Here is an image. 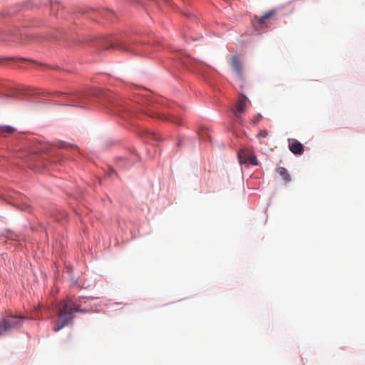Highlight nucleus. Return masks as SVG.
Wrapping results in <instances>:
<instances>
[{
  "instance_id": "13",
  "label": "nucleus",
  "mask_w": 365,
  "mask_h": 365,
  "mask_svg": "<svg viewBox=\"0 0 365 365\" xmlns=\"http://www.w3.org/2000/svg\"><path fill=\"white\" fill-rule=\"evenodd\" d=\"M268 135V132L265 130H261L258 134H257V138H266L267 136Z\"/></svg>"
},
{
  "instance_id": "9",
  "label": "nucleus",
  "mask_w": 365,
  "mask_h": 365,
  "mask_svg": "<svg viewBox=\"0 0 365 365\" xmlns=\"http://www.w3.org/2000/svg\"><path fill=\"white\" fill-rule=\"evenodd\" d=\"M199 138L202 140H205L206 138H209V131L207 128H201L198 133Z\"/></svg>"
},
{
  "instance_id": "4",
  "label": "nucleus",
  "mask_w": 365,
  "mask_h": 365,
  "mask_svg": "<svg viewBox=\"0 0 365 365\" xmlns=\"http://www.w3.org/2000/svg\"><path fill=\"white\" fill-rule=\"evenodd\" d=\"M248 102V99L245 96L242 95L240 97L235 108L233 109V113L236 118H240L241 115L245 111Z\"/></svg>"
},
{
  "instance_id": "6",
  "label": "nucleus",
  "mask_w": 365,
  "mask_h": 365,
  "mask_svg": "<svg viewBox=\"0 0 365 365\" xmlns=\"http://www.w3.org/2000/svg\"><path fill=\"white\" fill-rule=\"evenodd\" d=\"M289 148L293 154L298 155H302L304 151L303 145L297 140H293L292 143H289Z\"/></svg>"
},
{
  "instance_id": "8",
  "label": "nucleus",
  "mask_w": 365,
  "mask_h": 365,
  "mask_svg": "<svg viewBox=\"0 0 365 365\" xmlns=\"http://www.w3.org/2000/svg\"><path fill=\"white\" fill-rule=\"evenodd\" d=\"M277 172L286 182H289L291 181V177L286 168L279 167L277 168Z\"/></svg>"
},
{
  "instance_id": "15",
  "label": "nucleus",
  "mask_w": 365,
  "mask_h": 365,
  "mask_svg": "<svg viewBox=\"0 0 365 365\" xmlns=\"http://www.w3.org/2000/svg\"><path fill=\"white\" fill-rule=\"evenodd\" d=\"M9 41V39L0 31V41Z\"/></svg>"
},
{
  "instance_id": "16",
  "label": "nucleus",
  "mask_w": 365,
  "mask_h": 365,
  "mask_svg": "<svg viewBox=\"0 0 365 365\" xmlns=\"http://www.w3.org/2000/svg\"><path fill=\"white\" fill-rule=\"evenodd\" d=\"M56 95H61V96H68V94L66 93H55Z\"/></svg>"
},
{
  "instance_id": "14",
  "label": "nucleus",
  "mask_w": 365,
  "mask_h": 365,
  "mask_svg": "<svg viewBox=\"0 0 365 365\" xmlns=\"http://www.w3.org/2000/svg\"><path fill=\"white\" fill-rule=\"evenodd\" d=\"M147 135H148V138H152V139H153L155 140H159L157 134L153 133V132H149V133H148Z\"/></svg>"
},
{
  "instance_id": "12",
  "label": "nucleus",
  "mask_w": 365,
  "mask_h": 365,
  "mask_svg": "<svg viewBox=\"0 0 365 365\" xmlns=\"http://www.w3.org/2000/svg\"><path fill=\"white\" fill-rule=\"evenodd\" d=\"M262 118V116L261 114H257L255 115L252 118V123L254 124H257Z\"/></svg>"
},
{
  "instance_id": "17",
  "label": "nucleus",
  "mask_w": 365,
  "mask_h": 365,
  "mask_svg": "<svg viewBox=\"0 0 365 365\" xmlns=\"http://www.w3.org/2000/svg\"><path fill=\"white\" fill-rule=\"evenodd\" d=\"M170 120H172L173 123H176V124H180V121L178 120H175V119H171Z\"/></svg>"
},
{
  "instance_id": "11",
  "label": "nucleus",
  "mask_w": 365,
  "mask_h": 365,
  "mask_svg": "<svg viewBox=\"0 0 365 365\" xmlns=\"http://www.w3.org/2000/svg\"><path fill=\"white\" fill-rule=\"evenodd\" d=\"M275 14V11H269L268 13L264 14L261 19H259V22L261 24L264 23V20L265 19H269L270 17H272L274 14Z\"/></svg>"
},
{
  "instance_id": "7",
  "label": "nucleus",
  "mask_w": 365,
  "mask_h": 365,
  "mask_svg": "<svg viewBox=\"0 0 365 365\" xmlns=\"http://www.w3.org/2000/svg\"><path fill=\"white\" fill-rule=\"evenodd\" d=\"M231 66L239 77L242 75V66L241 61L237 56H233L231 59Z\"/></svg>"
},
{
  "instance_id": "18",
  "label": "nucleus",
  "mask_w": 365,
  "mask_h": 365,
  "mask_svg": "<svg viewBox=\"0 0 365 365\" xmlns=\"http://www.w3.org/2000/svg\"><path fill=\"white\" fill-rule=\"evenodd\" d=\"M165 2L168 3L170 0H163Z\"/></svg>"
},
{
  "instance_id": "10",
  "label": "nucleus",
  "mask_w": 365,
  "mask_h": 365,
  "mask_svg": "<svg viewBox=\"0 0 365 365\" xmlns=\"http://www.w3.org/2000/svg\"><path fill=\"white\" fill-rule=\"evenodd\" d=\"M14 131V128L9 125H4L0 127V133H11Z\"/></svg>"
},
{
  "instance_id": "3",
  "label": "nucleus",
  "mask_w": 365,
  "mask_h": 365,
  "mask_svg": "<svg viewBox=\"0 0 365 365\" xmlns=\"http://www.w3.org/2000/svg\"><path fill=\"white\" fill-rule=\"evenodd\" d=\"M238 158L240 164L258 165L256 156L248 149H243L239 151Z\"/></svg>"
},
{
  "instance_id": "2",
  "label": "nucleus",
  "mask_w": 365,
  "mask_h": 365,
  "mask_svg": "<svg viewBox=\"0 0 365 365\" xmlns=\"http://www.w3.org/2000/svg\"><path fill=\"white\" fill-rule=\"evenodd\" d=\"M26 317L22 315L7 314L0 319V336L19 329Z\"/></svg>"
},
{
  "instance_id": "1",
  "label": "nucleus",
  "mask_w": 365,
  "mask_h": 365,
  "mask_svg": "<svg viewBox=\"0 0 365 365\" xmlns=\"http://www.w3.org/2000/svg\"><path fill=\"white\" fill-rule=\"evenodd\" d=\"M58 320L56 326L53 328L55 332L59 331L64 327L71 323L73 319V312L85 313L86 311L80 307L70 298L65 299L60 302L57 307Z\"/></svg>"
},
{
  "instance_id": "5",
  "label": "nucleus",
  "mask_w": 365,
  "mask_h": 365,
  "mask_svg": "<svg viewBox=\"0 0 365 365\" xmlns=\"http://www.w3.org/2000/svg\"><path fill=\"white\" fill-rule=\"evenodd\" d=\"M102 91L100 89L98 88H92L90 89L87 93H80L77 96L75 97V98L69 99L68 101L73 103L76 102H82L85 99L88 98V96H97L99 94H101Z\"/></svg>"
}]
</instances>
